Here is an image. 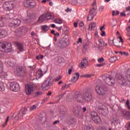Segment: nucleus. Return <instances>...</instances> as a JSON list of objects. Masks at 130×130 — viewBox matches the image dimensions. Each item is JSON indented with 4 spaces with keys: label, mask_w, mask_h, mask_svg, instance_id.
<instances>
[{
    "label": "nucleus",
    "mask_w": 130,
    "mask_h": 130,
    "mask_svg": "<svg viewBox=\"0 0 130 130\" xmlns=\"http://www.w3.org/2000/svg\"><path fill=\"white\" fill-rule=\"evenodd\" d=\"M45 20V17L44 15H42L39 17L38 21L40 23H43V22Z\"/></svg>",
    "instance_id": "obj_32"
},
{
    "label": "nucleus",
    "mask_w": 130,
    "mask_h": 130,
    "mask_svg": "<svg viewBox=\"0 0 130 130\" xmlns=\"http://www.w3.org/2000/svg\"><path fill=\"white\" fill-rule=\"evenodd\" d=\"M112 123V124H114V125H117L118 123V118L113 117V119H111Z\"/></svg>",
    "instance_id": "obj_23"
},
{
    "label": "nucleus",
    "mask_w": 130,
    "mask_h": 130,
    "mask_svg": "<svg viewBox=\"0 0 130 130\" xmlns=\"http://www.w3.org/2000/svg\"><path fill=\"white\" fill-rule=\"evenodd\" d=\"M75 76H76L72 78L71 82H72V83H76V82L78 81L80 77V74L79 73H77L75 74Z\"/></svg>",
    "instance_id": "obj_20"
},
{
    "label": "nucleus",
    "mask_w": 130,
    "mask_h": 130,
    "mask_svg": "<svg viewBox=\"0 0 130 130\" xmlns=\"http://www.w3.org/2000/svg\"><path fill=\"white\" fill-rule=\"evenodd\" d=\"M4 73V65L3 62L0 61V74H3Z\"/></svg>",
    "instance_id": "obj_33"
},
{
    "label": "nucleus",
    "mask_w": 130,
    "mask_h": 130,
    "mask_svg": "<svg viewBox=\"0 0 130 130\" xmlns=\"http://www.w3.org/2000/svg\"><path fill=\"white\" fill-rule=\"evenodd\" d=\"M120 16L121 17H125V16H126V14H125V13H123V12H121L120 13Z\"/></svg>",
    "instance_id": "obj_57"
},
{
    "label": "nucleus",
    "mask_w": 130,
    "mask_h": 130,
    "mask_svg": "<svg viewBox=\"0 0 130 130\" xmlns=\"http://www.w3.org/2000/svg\"><path fill=\"white\" fill-rule=\"evenodd\" d=\"M26 27L24 26H21L19 29H18L16 31V36L18 37H21L23 34V33H25L26 32Z\"/></svg>",
    "instance_id": "obj_13"
},
{
    "label": "nucleus",
    "mask_w": 130,
    "mask_h": 130,
    "mask_svg": "<svg viewBox=\"0 0 130 130\" xmlns=\"http://www.w3.org/2000/svg\"><path fill=\"white\" fill-rule=\"evenodd\" d=\"M103 66H105V63L96 64V67H103Z\"/></svg>",
    "instance_id": "obj_56"
},
{
    "label": "nucleus",
    "mask_w": 130,
    "mask_h": 130,
    "mask_svg": "<svg viewBox=\"0 0 130 130\" xmlns=\"http://www.w3.org/2000/svg\"><path fill=\"white\" fill-rule=\"evenodd\" d=\"M126 11L127 12H130V6H128L126 8Z\"/></svg>",
    "instance_id": "obj_63"
},
{
    "label": "nucleus",
    "mask_w": 130,
    "mask_h": 130,
    "mask_svg": "<svg viewBox=\"0 0 130 130\" xmlns=\"http://www.w3.org/2000/svg\"><path fill=\"white\" fill-rule=\"evenodd\" d=\"M16 72L18 75L22 77H25L27 75V70L24 69L22 67H17L16 68Z\"/></svg>",
    "instance_id": "obj_10"
},
{
    "label": "nucleus",
    "mask_w": 130,
    "mask_h": 130,
    "mask_svg": "<svg viewBox=\"0 0 130 130\" xmlns=\"http://www.w3.org/2000/svg\"><path fill=\"white\" fill-rule=\"evenodd\" d=\"M114 39L109 40V45L110 46L113 45V44L114 43Z\"/></svg>",
    "instance_id": "obj_43"
},
{
    "label": "nucleus",
    "mask_w": 130,
    "mask_h": 130,
    "mask_svg": "<svg viewBox=\"0 0 130 130\" xmlns=\"http://www.w3.org/2000/svg\"><path fill=\"white\" fill-rule=\"evenodd\" d=\"M90 16V14H89V15L87 16V21H91L92 20H93V18H91V16Z\"/></svg>",
    "instance_id": "obj_52"
},
{
    "label": "nucleus",
    "mask_w": 130,
    "mask_h": 130,
    "mask_svg": "<svg viewBox=\"0 0 130 130\" xmlns=\"http://www.w3.org/2000/svg\"><path fill=\"white\" fill-rule=\"evenodd\" d=\"M126 105H127V108L130 110V106H129V102L128 100H127L126 103Z\"/></svg>",
    "instance_id": "obj_50"
},
{
    "label": "nucleus",
    "mask_w": 130,
    "mask_h": 130,
    "mask_svg": "<svg viewBox=\"0 0 130 130\" xmlns=\"http://www.w3.org/2000/svg\"><path fill=\"white\" fill-rule=\"evenodd\" d=\"M58 46L60 48H65L68 46V43H67V38L63 37L58 41Z\"/></svg>",
    "instance_id": "obj_8"
},
{
    "label": "nucleus",
    "mask_w": 130,
    "mask_h": 130,
    "mask_svg": "<svg viewBox=\"0 0 130 130\" xmlns=\"http://www.w3.org/2000/svg\"><path fill=\"white\" fill-rule=\"evenodd\" d=\"M13 22L16 27L20 26V24H21V20H20L19 19H13Z\"/></svg>",
    "instance_id": "obj_24"
},
{
    "label": "nucleus",
    "mask_w": 130,
    "mask_h": 130,
    "mask_svg": "<svg viewBox=\"0 0 130 130\" xmlns=\"http://www.w3.org/2000/svg\"><path fill=\"white\" fill-rule=\"evenodd\" d=\"M57 123H59V120H57L53 122V124L55 125V124H57Z\"/></svg>",
    "instance_id": "obj_55"
},
{
    "label": "nucleus",
    "mask_w": 130,
    "mask_h": 130,
    "mask_svg": "<svg viewBox=\"0 0 130 130\" xmlns=\"http://www.w3.org/2000/svg\"><path fill=\"white\" fill-rule=\"evenodd\" d=\"M119 14V12L117 11L116 12L115 11H112V16H117V15Z\"/></svg>",
    "instance_id": "obj_39"
},
{
    "label": "nucleus",
    "mask_w": 130,
    "mask_h": 130,
    "mask_svg": "<svg viewBox=\"0 0 130 130\" xmlns=\"http://www.w3.org/2000/svg\"><path fill=\"white\" fill-rule=\"evenodd\" d=\"M81 64H82L84 68L88 67V66H89V63H88V59L86 58H83V60L81 62Z\"/></svg>",
    "instance_id": "obj_21"
},
{
    "label": "nucleus",
    "mask_w": 130,
    "mask_h": 130,
    "mask_svg": "<svg viewBox=\"0 0 130 130\" xmlns=\"http://www.w3.org/2000/svg\"><path fill=\"white\" fill-rule=\"evenodd\" d=\"M88 45V44H85L84 45H83V48H85V49H86Z\"/></svg>",
    "instance_id": "obj_64"
},
{
    "label": "nucleus",
    "mask_w": 130,
    "mask_h": 130,
    "mask_svg": "<svg viewBox=\"0 0 130 130\" xmlns=\"http://www.w3.org/2000/svg\"><path fill=\"white\" fill-rule=\"evenodd\" d=\"M7 36V32L6 30H2L0 31V38H4Z\"/></svg>",
    "instance_id": "obj_28"
},
{
    "label": "nucleus",
    "mask_w": 130,
    "mask_h": 130,
    "mask_svg": "<svg viewBox=\"0 0 130 130\" xmlns=\"http://www.w3.org/2000/svg\"><path fill=\"white\" fill-rule=\"evenodd\" d=\"M102 34H101V36H105V31H102Z\"/></svg>",
    "instance_id": "obj_60"
},
{
    "label": "nucleus",
    "mask_w": 130,
    "mask_h": 130,
    "mask_svg": "<svg viewBox=\"0 0 130 130\" xmlns=\"http://www.w3.org/2000/svg\"><path fill=\"white\" fill-rule=\"evenodd\" d=\"M0 91H5V87L0 85Z\"/></svg>",
    "instance_id": "obj_58"
},
{
    "label": "nucleus",
    "mask_w": 130,
    "mask_h": 130,
    "mask_svg": "<svg viewBox=\"0 0 130 130\" xmlns=\"http://www.w3.org/2000/svg\"><path fill=\"white\" fill-rule=\"evenodd\" d=\"M118 39H120L118 43L115 44V46H117L118 47H121L122 46V44H123V40L121 36H119L118 37Z\"/></svg>",
    "instance_id": "obj_19"
},
{
    "label": "nucleus",
    "mask_w": 130,
    "mask_h": 130,
    "mask_svg": "<svg viewBox=\"0 0 130 130\" xmlns=\"http://www.w3.org/2000/svg\"><path fill=\"white\" fill-rule=\"evenodd\" d=\"M34 92V86L27 84L25 86V92L26 95H30Z\"/></svg>",
    "instance_id": "obj_11"
},
{
    "label": "nucleus",
    "mask_w": 130,
    "mask_h": 130,
    "mask_svg": "<svg viewBox=\"0 0 130 130\" xmlns=\"http://www.w3.org/2000/svg\"><path fill=\"white\" fill-rule=\"evenodd\" d=\"M118 83L121 86H126L130 84V69H128L125 73V78L122 74H117L116 76Z\"/></svg>",
    "instance_id": "obj_1"
},
{
    "label": "nucleus",
    "mask_w": 130,
    "mask_h": 130,
    "mask_svg": "<svg viewBox=\"0 0 130 130\" xmlns=\"http://www.w3.org/2000/svg\"><path fill=\"white\" fill-rule=\"evenodd\" d=\"M83 98L86 103H90L93 100V94H92V90L91 89H87L83 93Z\"/></svg>",
    "instance_id": "obj_3"
},
{
    "label": "nucleus",
    "mask_w": 130,
    "mask_h": 130,
    "mask_svg": "<svg viewBox=\"0 0 130 130\" xmlns=\"http://www.w3.org/2000/svg\"><path fill=\"white\" fill-rule=\"evenodd\" d=\"M91 117H92L93 121H94L95 123H96V124L101 122V118L98 116L97 113L95 112H92L91 113Z\"/></svg>",
    "instance_id": "obj_12"
},
{
    "label": "nucleus",
    "mask_w": 130,
    "mask_h": 130,
    "mask_svg": "<svg viewBox=\"0 0 130 130\" xmlns=\"http://www.w3.org/2000/svg\"><path fill=\"white\" fill-rule=\"evenodd\" d=\"M43 76V74L42 73V71L41 70H38L37 72L36 76L38 79H40V78H41Z\"/></svg>",
    "instance_id": "obj_27"
},
{
    "label": "nucleus",
    "mask_w": 130,
    "mask_h": 130,
    "mask_svg": "<svg viewBox=\"0 0 130 130\" xmlns=\"http://www.w3.org/2000/svg\"><path fill=\"white\" fill-rule=\"evenodd\" d=\"M54 23H56V24H62V20H61V19H57L54 20Z\"/></svg>",
    "instance_id": "obj_37"
},
{
    "label": "nucleus",
    "mask_w": 130,
    "mask_h": 130,
    "mask_svg": "<svg viewBox=\"0 0 130 130\" xmlns=\"http://www.w3.org/2000/svg\"><path fill=\"white\" fill-rule=\"evenodd\" d=\"M104 46V42L102 40H99V48H102Z\"/></svg>",
    "instance_id": "obj_29"
},
{
    "label": "nucleus",
    "mask_w": 130,
    "mask_h": 130,
    "mask_svg": "<svg viewBox=\"0 0 130 130\" xmlns=\"http://www.w3.org/2000/svg\"><path fill=\"white\" fill-rule=\"evenodd\" d=\"M27 112V109L23 108H22L20 111L19 112L18 115H20V114H22V115H25L26 114V113Z\"/></svg>",
    "instance_id": "obj_26"
},
{
    "label": "nucleus",
    "mask_w": 130,
    "mask_h": 130,
    "mask_svg": "<svg viewBox=\"0 0 130 130\" xmlns=\"http://www.w3.org/2000/svg\"><path fill=\"white\" fill-rule=\"evenodd\" d=\"M74 122H75V119H74V118H69V124H73Z\"/></svg>",
    "instance_id": "obj_38"
},
{
    "label": "nucleus",
    "mask_w": 130,
    "mask_h": 130,
    "mask_svg": "<svg viewBox=\"0 0 130 130\" xmlns=\"http://www.w3.org/2000/svg\"><path fill=\"white\" fill-rule=\"evenodd\" d=\"M33 3L31 2V0H26L23 2V6L25 8H33Z\"/></svg>",
    "instance_id": "obj_15"
},
{
    "label": "nucleus",
    "mask_w": 130,
    "mask_h": 130,
    "mask_svg": "<svg viewBox=\"0 0 130 130\" xmlns=\"http://www.w3.org/2000/svg\"><path fill=\"white\" fill-rule=\"evenodd\" d=\"M9 26L10 28H16V25H15V23H14L13 20L9 23Z\"/></svg>",
    "instance_id": "obj_34"
},
{
    "label": "nucleus",
    "mask_w": 130,
    "mask_h": 130,
    "mask_svg": "<svg viewBox=\"0 0 130 130\" xmlns=\"http://www.w3.org/2000/svg\"><path fill=\"white\" fill-rule=\"evenodd\" d=\"M117 59V58H116V57L113 56L110 59V61H111V62H115Z\"/></svg>",
    "instance_id": "obj_36"
},
{
    "label": "nucleus",
    "mask_w": 130,
    "mask_h": 130,
    "mask_svg": "<svg viewBox=\"0 0 130 130\" xmlns=\"http://www.w3.org/2000/svg\"><path fill=\"white\" fill-rule=\"evenodd\" d=\"M61 78H62L61 77V76H58L55 79V81L56 82H57L58 81H59V80H61Z\"/></svg>",
    "instance_id": "obj_48"
},
{
    "label": "nucleus",
    "mask_w": 130,
    "mask_h": 130,
    "mask_svg": "<svg viewBox=\"0 0 130 130\" xmlns=\"http://www.w3.org/2000/svg\"><path fill=\"white\" fill-rule=\"evenodd\" d=\"M37 108L36 105H33L32 106L30 107V111H32L33 110H35Z\"/></svg>",
    "instance_id": "obj_41"
},
{
    "label": "nucleus",
    "mask_w": 130,
    "mask_h": 130,
    "mask_svg": "<svg viewBox=\"0 0 130 130\" xmlns=\"http://www.w3.org/2000/svg\"><path fill=\"white\" fill-rule=\"evenodd\" d=\"M98 61L99 62H103V61H104V58H100L98 59Z\"/></svg>",
    "instance_id": "obj_53"
},
{
    "label": "nucleus",
    "mask_w": 130,
    "mask_h": 130,
    "mask_svg": "<svg viewBox=\"0 0 130 130\" xmlns=\"http://www.w3.org/2000/svg\"><path fill=\"white\" fill-rule=\"evenodd\" d=\"M103 80L105 82L106 84L109 85V86H113V85L115 84L114 78L107 74L103 75Z\"/></svg>",
    "instance_id": "obj_4"
},
{
    "label": "nucleus",
    "mask_w": 130,
    "mask_h": 130,
    "mask_svg": "<svg viewBox=\"0 0 130 130\" xmlns=\"http://www.w3.org/2000/svg\"><path fill=\"white\" fill-rule=\"evenodd\" d=\"M42 58H43V56L42 55H40L39 56H36L37 59H42Z\"/></svg>",
    "instance_id": "obj_47"
},
{
    "label": "nucleus",
    "mask_w": 130,
    "mask_h": 130,
    "mask_svg": "<svg viewBox=\"0 0 130 130\" xmlns=\"http://www.w3.org/2000/svg\"><path fill=\"white\" fill-rule=\"evenodd\" d=\"M81 110L82 111V112H83V113H85V112H86V111H87V108L85 107H84L83 108H82L81 109Z\"/></svg>",
    "instance_id": "obj_49"
},
{
    "label": "nucleus",
    "mask_w": 130,
    "mask_h": 130,
    "mask_svg": "<svg viewBox=\"0 0 130 130\" xmlns=\"http://www.w3.org/2000/svg\"><path fill=\"white\" fill-rule=\"evenodd\" d=\"M96 9L97 8H96V6H94L89 11V16H90L91 18H94V16L96 15V14H95V12H96Z\"/></svg>",
    "instance_id": "obj_17"
},
{
    "label": "nucleus",
    "mask_w": 130,
    "mask_h": 130,
    "mask_svg": "<svg viewBox=\"0 0 130 130\" xmlns=\"http://www.w3.org/2000/svg\"><path fill=\"white\" fill-rule=\"evenodd\" d=\"M41 27L42 28V31H48L49 30V27L46 25H42Z\"/></svg>",
    "instance_id": "obj_30"
},
{
    "label": "nucleus",
    "mask_w": 130,
    "mask_h": 130,
    "mask_svg": "<svg viewBox=\"0 0 130 130\" xmlns=\"http://www.w3.org/2000/svg\"><path fill=\"white\" fill-rule=\"evenodd\" d=\"M95 90L98 95L103 96V95H105L106 92L108 91V87L105 85H96Z\"/></svg>",
    "instance_id": "obj_2"
},
{
    "label": "nucleus",
    "mask_w": 130,
    "mask_h": 130,
    "mask_svg": "<svg viewBox=\"0 0 130 130\" xmlns=\"http://www.w3.org/2000/svg\"><path fill=\"white\" fill-rule=\"evenodd\" d=\"M16 46L18 50L20 51H24V45L21 42H17Z\"/></svg>",
    "instance_id": "obj_18"
},
{
    "label": "nucleus",
    "mask_w": 130,
    "mask_h": 130,
    "mask_svg": "<svg viewBox=\"0 0 130 130\" xmlns=\"http://www.w3.org/2000/svg\"><path fill=\"white\" fill-rule=\"evenodd\" d=\"M92 75H82L81 77H85V78H91L92 77Z\"/></svg>",
    "instance_id": "obj_45"
},
{
    "label": "nucleus",
    "mask_w": 130,
    "mask_h": 130,
    "mask_svg": "<svg viewBox=\"0 0 130 130\" xmlns=\"http://www.w3.org/2000/svg\"><path fill=\"white\" fill-rule=\"evenodd\" d=\"M126 30L127 32H130V25L126 27Z\"/></svg>",
    "instance_id": "obj_59"
},
{
    "label": "nucleus",
    "mask_w": 130,
    "mask_h": 130,
    "mask_svg": "<svg viewBox=\"0 0 130 130\" xmlns=\"http://www.w3.org/2000/svg\"><path fill=\"white\" fill-rule=\"evenodd\" d=\"M53 82L50 78H48L42 84V88L43 90H48L50 88L51 86H52Z\"/></svg>",
    "instance_id": "obj_7"
},
{
    "label": "nucleus",
    "mask_w": 130,
    "mask_h": 130,
    "mask_svg": "<svg viewBox=\"0 0 130 130\" xmlns=\"http://www.w3.org/2000/svg\"><path fill=\"white\" fill-rule=\"evenodd\" d=\"M121 113L123 115V116L126 118L127 120L130 119V112L126 111V110H123L121 111Z\"/></svg>",
    "instance_id": "obj_16"
},
{
    "label": "nucleus",
    "mask_w": 130,
    "mask_h": 130,
    "mask_svg": "<svg viewBox=\"0 0 130 130\" xmlns=\"http://www.w3.org/2000/svg\"><path fill=\"white\" fill-rule=\"evenodd\" d=\"M72 72H73V66H72L68 70V74L71 75L72 74Z\"/></svg>",
    "instance_id": "obj_46"
},
{
    "label": "nucleus",
    "mask_w": 130,
    "mask_h": 130,
    "mask_svg": "<svg viewBox=\"0 0 130 130\" xmlns=\"http://www.w3.org/2000/svg\"><path fill=\"white\" fill-rule=\"evenodd\" d=\"M10 90L13 92L20 91V85L17 82H11L10 83Z\"/></svg>",
    "instance_id": "obj_9"
},
{
    "label": "nucleus",
    "mask_w": 130,
    "mask_h": 130,
    "mask_svg": "<svg viewBox=\"0 0 130 130\" xmlns=\"http://www.w3.org/2000/svg\"><path fill=\"white\" fill-rule=\"evenodd\" d=\"M70 85H71V84H65L64 85H63L61 87V90H64V89H66V88H67V87H68V88H69V87H70Z\"/></svg>",
    "instance_id": "obj_40"
},
{
    "label": "nucleus",
    "mask_w": 130,
    "mask_h": 130,
    "mask_svg": "<svg viewBox=\"0 0 130 130\" xmlns=\"http://www.w3.org/2000/svg\"><path fill=\"white\" fill-rule=\"evenodd\" d=\"M16 7V4L13 1H7L3 3V8L5 11H12Z\"/></svg>",
    "instance_id": "obj_5"
},
{
    "label": "nucleus",
    "mask_w": 130,
    "mask_h": 130,
    "mask_svg": "<svg viewBox=\"0 0 130 130\" xmlns=\"http://www.w3.org/2000/svg\"><path fill=\"white\" fill-rule=\"evenodd\" d=\"M57 61L59 63H61V62H64V59L62 57H57Z\"/></svg>",
    "instance_id": "obj_35"
},
{
    "label": "nucleus",
    "mask_w": 130,
    "mask_h": 130,
    "mask_svg": "<svg viewBox=\"0 0 130 130\" xmlns=\"http://www.w3.org/2000/svg\"><path fill=\"white\" fill-rule=\"evenodd\" d=\"M9 118H10L9 116H8L7 117V119L6 120V121H5V123H4V124H3V126H6V125H7L8 124V122L9 121Z\"/></svg>",
    "instance_id": "obj_42"
},
{
    "label": "nucleus",
    "mask_w": 130,
    "mask_h": 130,
    "mask_svg": "<svg viewBox=\"0 0 130 130\" xmlns=\"http://www.w3.org/2000/svg\"><path fill=\"white\" fill-rule=\"evenodd\" d=\"M77 43H82V39L81 38H79Z\"/></svg>",
    "instance_id": "obj_61"
},
{
    "label": "nucleus",
    "mask_w": 130,
    "mask_h": 130,
    "mask_svg": "<svg viewBox=\"0 0 130 130\" xmlns=\"http://www.w3.org/2000/svg\"><path fill=\"white\" fill-rule=\"evenodd\" d=\"M0 47L4 49L5 52L9 53L12 51V44L11 43L4 41L1 43Z\"/></svg>",
    "instance_id": "obj_6"
},
{
    "label": "nucleus",
    "mask_w": 130,
    "mask_h": 130,
    "mask_svg": "<svg viewBox=\"0 0 130 130\" xmlns=\"http://www.w3.org/2000/svg\"><path fill=\"white\" fill-rule=\"evenodd\" d=\"M79 25L80 27H83L84 26V22H81L80 23Z\"/></svg>",
    "instance_id": "obj_62"
},
{
    "label": "nucleus",
    "mask_w": 130,
    "mask_h": 130,
    "mask_svg": "<svg viewBox=\"0 0 130 130\" xmlns=\"http://www.w3.org/2000/svg\"><path fill=\"white\" fill-rule=\"evenodd\" d=\"M42 95V92L41 91H37L35 93V97L36 98H38V97H40Z\"/></svg>",
    "instance_id": "obj_31"
},
{
    "label": "nucleus",
    "mask_w": 130,
    "mask_h": 130,
    "mask_svg": "<svg viewBox=\"0 0 130 130\" xmlns=\"http://www.w3.org/2000/svg\"><path fill=\"white\" fill-rule=\"evenodd\" d=\"M96 1H94L93 3L92 4V7L93 8V7H95V8L97 9V7L96 6Z\"/></svg>",
    "instance_id": "obj_51"
},
{
    "label": "nucleus",
    "mask_w": 130,
    "mask_h": 130,
    "mask_svg": "<svg viewBox=\"0 0 130 130\" xmlns=\"http://www.w3.org/2000/svg\"><path fill=\"white\" fill-rule=\"evenodd\" d=\"M45 20H51V19H53V17H52V15L51 14L49 13H46L45 15Z\"/></svg>",
    "instance_id": "obj_22"
},
{
    "label": "nucleus",
    "mask_w": 130,
    "mask_h": 130,
    "mask_svg": "<svg viewBox=\"0 0 130 130\" xmlns=\"http://www.w3.org/2000/svg\"><path fill=\"white\" fill-rule=\"evenodd\" d=\"M73 98L70 96L68 98H67V101H69V102H72V101H73Z\"/></svg>",
    "instance_id": "obj_54"
},
{
    "label": "nucleus",
    "mask_w": 130,
    "mask_h": 130,
    "mask_svg": "<svg viewBox=\"0 0 130 130\" xmlns=\"http://www.w3.org/2000/svg\"><path fill=\"white\" fill-rule=\"evenodd\" d=\"M96 27V23L95 22H92L88 27V29L89 31H92V30L94 29V28Z\"/></svg>",
    "instance_id": "obj_25"
},
{
    "label": "nucleus",
    "mask_w": 130,
    "mask_h": 130,
    "mask_svg": "<svg viewBox=\"0 0 130 130\" xmlns=\"http://www.w3.org/2000/svg\"><path fill=\"white\" fill-rule=\"evenodd\" d=\"M74 98L76 99L77 101L79 103H82L84 102V96H83V94L81 93H78L74 95Z\"/></svg>",
    "instance_id": "obj_14"
},
{
    "label": "nucleus",
    "mask_w": 130,
    "mask_h": 130,
    "mask_svg": "<svg viewBox=\"0 0 130 130\" xmlns=\"http://www.w3.org/2000/svg\"><path fill=\"white\" fill-rule=\"evenodd\" d=\"M37 121H38V122H42V121H44V117L39 118L37 120Z\"/></svg>",
    "instance_id": "obj_44"
}]
</instances>
